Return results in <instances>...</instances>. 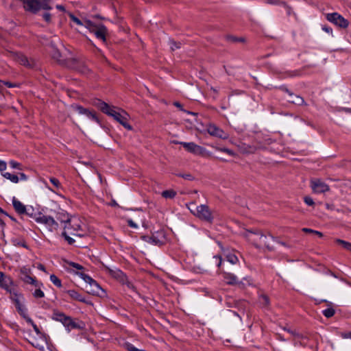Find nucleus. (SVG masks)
Wrapping results in <instances>:
<instances>
[{"label":"nucleus","mask_w":351,"mask_h":351,"mask_svg":"<svg viewBox=\"0 0 351 351\" xmlns=\"http://www.w3.org/2000/svg\"><path fill=\"white\" fill-rule=\"evenodd\" d=\"M95 105L104 114L113 117L114 120L122 125L125 129L132 130V127L128 123L130 115L123 110L117 107L110 106L101 100H97Z\"/></svg>","instance_id":"obj_1"},{"label":"nucleus","mask_w":351,"mask_h":351,"mask_svg":"<svg viewBox=\"0 0 351 351\" xmlns=\"http://www.w3.org/2000/svg\"><path fill=\"white\" fill-rule=\"evenodd\" d=\"M189 209L191 213L202 220L210 223L214 219L213 213L206 205L196 206L195 204H191L189 206Z\"/></svg>","instance_id":"obj_2"},{"label":"nucleus","mask_w":351,"mask_h":351,"mask_svg":"<svg viewBox=\"0 0 351 351\" xmlns=\"http://www.w3.org/2000/svg\"><path fill=\"white\" fill-rule=\"evenodd\" d=\"M84 27H86L90 32L95 34L97 38L102 40L104 43H106V36L108 35V29L103 24H95L90 21H84Z\"/></svg>","instance_id":"obj_3"},{"label":"nucleus","mask_w":351,"mask_h":351,"mask_svg":"<svg viewBox=\"0 0 351 351\" xmlns=\"http://www.w3.org/2000/svg\"><path fill=\"white\" fill-rule=\"evenodd\" d=\"M32 217L38 223L44 225L50 232L57 230L59 227L58 223L51 216L39 213Z\"/></svg>","instance_id":"obj_4"},{"label":"nucleus","mask_w":351,"mask_h":351,"mask_svg":"<svg viewBox=\"0 0 351 351\" xmlns=\"http://www.w3.org/2000/svg\"><path fill=\"white\" fill-rule=\"evenodd\" d=\"M67 224L69 226V229L66 230H72L69 232L70 234L80 237H82L85 235V232L84 231V224L79 217H71Z\"/></svg>","instance_id":"obj_5"},{"label":"nucleus","mask_w":351,"mask_h":351,"mask_svg":"<svg viewBox=\"0 0 351 351\" xmlns=\"http://www.w3.org/2000/svg\"><path fill=\"white\" fill-rule=\"evenodd\" d=\"M244 236L249 241L252 242L256 246L264 245L267 247H269V245L265 241L267 238L266 235L263 234L258 230H256L254 232L247 230L244 233Z\"/></svg>","instance_id":"obj_6"},{"label":"nucleus","mask_w":351,"mask_h":351,"mask_svg":"<svg viewBox=\"0 0 351 351\" xmlns=\"http://www.w3.org/2000/svg\"><path fill=\"white\" fill-rule=\"evenodd\" d=\"M14 281L10 276L5 275L2 271H0V287L5 290L10 294V298L12 296H17V293L13 289Z\"/></svg>","instance_id":"obj_7"},{"label":"nucleus","mask_w":351,"mask_h":351,"mask_svg":"<svg viewBox=\"0 0 351 351\" xmlns=\"http://www.w3.org/2000/svg\"><path fill=\"white\" fill-rule=\"evenodd\" d=\"M178 143L182 145L186 151L193 154L201 156H206L208 155V152L205 148L193 142H179Z\"/></svg>","instance_id":"obj_8"},{"label":"nucleus","mask_w":351,"mask_h":351,"mask_svg":"<svg viewBox=\"0 0 351 351\" xmlns=\"http://www.w3.org/2000/svg\"><path fill=\"white\" fill-rule=\"evenodd\" d=\"M21 280L27 284L32 285L34 287L43 286V284L38 281L32 275V272L29 268L23 267L21 269Z\"/></svg>","instance_id":"obj_9"},{"label":"nucleus","mask_w":351,"mask_h":351,"mask_svg":"<svg viewBox=\"0 0 351 351\" xmlns=\"http://www.w3.org/2000/svg\"><path fill=\"white\" fill-rule=\"evenodd\" d=\"M330 23L343 29L347 28L349 25L348 21L337 12L330 13Z\"/></svg>","instance_id":"obj_10"},{"label":"nucleus","mask_w":351,"mask_h":351,"mask_svg":"<svg viewBox=\"0 0 351 351\" xmlns=\"http://www.w3.org/2000/svg\"><path fill=\"white\" fill-rule=\"evenodd\" d=\"M311 186L313 192L322 193L328 190V185L319 178H313L311 180Z\"/></svg>","instance_id":"obj_11"},{"label":"nucleus","mask_w":351,"mask_h":351,"mask_svg":"<svg viewBox=\"0 0 351 351\" xmlns=\"http://www.w3.org/2000/svg\"><path fill=\"white\" fill-rule=\"evenodd\" d=\"M208 133L213 136H216L222 139L228 138V134L225 133L221 128L214 124H209L207 126Z\"/></svg>","instance_id":"obj_12"},{"label":"nucleus","mask_w":351,"mask_h":351,"mask_svg":"<svg viewBox=\"0 0 351 351\" xmlns=\"http://www.w3.org/2000/svg\"><path fill=\"white\" fill-rule=\"evenodd\" d=\"M105 270L110 276H111L114 278H115L121 282L125 281V276L121 270H120L117 268L112 269L110 267H106Z\"/></svg>","instance_id":"obj_13"},{"label":"nucleus","mask_w":351,"mask_h":351,"mask_svg":"<svg viewBox=\"0 0 351 351\" xmlns=\"http://www.w3.org/2000/svg\"><path fill=\"white\" fill-rule=\"evenodd\" d=\"M17 296H12V298H11L12 300H14L15 303L16 308L20 314L21 316H22L26 322H27V319L30 318L27 315V310L25 308V306H23L18 298H16Z\"/></svg>","instance_id":"obj_14"},{"label":"nucleus","mask_w":351,"mask_h":351,"mask_svg":"<svg viewBox=\"0 0 351 351\" xmlns=\"http://www.w3.org/2000/svg\"><path fill=\"white\" fill-rule=\"evenodd\" d=\"M12 205L14 206V210L19 214H27L32 217V215H30L26 208V206L19 200H18L15 197L12 198Z\"/></svg>","instance_id":"obj_15"},{"label":"nucleus","mask_w":351,"mask_h":351,"mask_svg":"<svg viewBox=\"0 0 351 351\" xmlns=\"http://www.w3.org/2000/svg\"><path fill=\"white\" fill-rule=\"evenodd\" d=\"M84 277V280L90 284V285L93 287L92 290H91V292L93 294H96V295H99V291H104L103 289L101 288V287L99 285V284L95 280H93L92 278H90V276H87V275H83Z\"/></svg>","instance_id":"obj_16"},{"label":"nucleus","mask_w":351,"mask_h":351,"mask_svg":"<svg viewBox=\"0 0 351 351\" xmlns=\"http://www.w3.org/2000/svg\"><path fill=\"white\" fill-rule=\"evenodd\" d=\"M66 293L72 300L79 301L85 304H89V302L86 300L85 297L83 295H82L78 291L74 289L67 290Z\"/></svg>","instance_id":"obj_17"},{"label":"nucleus","mask_w":351,"mask_h":351,"mask_svg":"<svg viewBox=\"0 0 351 351\" xmlns=\"http://www.w3.org/2000/svg\"><path fill=\"white\" fill-rule=\"evenodd\" d=\"M57 220L60 221L61 223H64V229H69L68 223L71 217H69V214L64 210H60L57 213L56 216Z\"/></svg>","instance_id":"obj_18"},{"label":"nucleus","mask_w":351,"mask_h":351,"mask_svg":"<svg viewBox=\"0 0 351 351\" xmlns=\"http://www.w3.org/2000/svg\"><path fill=\"white\" fill-rule=\"evenodd\" d=\"M62 266L64 269L69 271H75L76 270H82L84 269L83 266L81 265L66 260L63 261Z\"/></svg>","instance_id":"obj_19"},{"label":"nucleus","mask_w":351,"mask_h":351,"mask_svg":"<svg viewBox=\"0 0 351 351\" xmlns=\"http://www.w3.org/2000/svg\"><path fill=\"white\" fill-rule=\"evenodd\" d=\"M64 326L70 331L72 329L82 328V327L76 323L71 317L67 316L62 323Z\"/></svg>","instance_id":"obj_20"},{"label":"nucleus","mask_w":351,"mask_h":351,"mask_svg":"<svg viewBox=\"0 0 351 351\" xmlns=\"http://www.w3.org/2000/svg\"><path fill=\"white\" fill-rule=\"evenodd\" d=\"M221 274L227 284L235 285L238 282L237 277L234 274L226 271H221Z\"/></svg>","instance_id":"obj_21"},{"label":"nucleus","mask_w":351,"mask_h":351,"mask_svg":"<svg viewBox=\"0 0 351 351\" xmlns=\"http://www.w3.org/2000/svg\"><path fill=\"white\" fill-rule=\"evenodd\" d=\"M67 317L64 313L60 312L58 311H53L52 318L53 319L60 322L61 323L63 322L64 319Z\"/></svg>","instance_id":"obj_22"},{"label":"nucleus","mask_w":351,"mask_h":351,"mask_svg":"<svg viewBox=\"0 0 351 351\" xmlns=\"http://www.w3.org/2000/svg\"><path fill=\"white\" fill-rule=\"evenodd\" d=\"M2 176H3L5 178L10 180L13 183H18L19 181V178L17 176L11 174L10 173L5 172L1 173Z\"/></svg>","instance_id":"obj_23"},{"label":"nucleus","mask_w":351,"mask_h":351,"mask_svg":"<svg viewBox=\"0 0 351 351\" xmlns=\"http://www.w3.org/2000/svg\"><path fill=\"white\" fill-rule=\"evenodd\" d=\"M227 261L231 264H237L239 262L238 257L232 252H228L226 254Z\"/></svg>","instance_id":"obj_24"},{"label":"nucleus","mask_w":351,"mask_h":351,"mask_svg":"<svg viewBox=\"0 0 351 351\" xmlns=\"http://www.w3.org/2000/svg\"><path fill=\"white\" fill-rule=\"evenodd\" d=\"M44 342H45V339H42V342H40L39 340L38 339H34L32 342H31V344L36 348L40 350H44L45 349V347H44Z\"/></svg>","instance_id":"obj_25"},{"label":"nucleus","mask_w":351,"mask_h":351,"mask_svg":"<svg viewBox=\"0 0 351 351\" xmlns=\"http://www.w3.org/2000/svg\"><path fill=\"white\" fill-rule=\"evenodd\" d=\"M335 242L337 244L341 245L342 247L344 248L345 250L351 252V243L339 239H336Z\"/></svg>","instance_id":"obj_26"},{"label":"nucleus","mask_w":351,"mask_h":351,"mask_svg":"<svg viewBox=\"0 0 351 351\" xmlns=\"http://www.w3.org/2000/svg\"><path fill=\"white\" fill-rule=\"evenodd\" d=\"M289 101L297 105H302L304 103V99L298 95H290Z\"/></svg>","instance_id":"obj_27"},{"label":"nucleus","mask_w":351,"mask_h":351,"mask_svg":"<svg viewBox=\"0 0 351 351\" xmlns=\"http://www.w3.org/2000/svg\"><path fill=\"white\" fill-rule=\"evenodd\" d=\"M176 195V192L173 190H166L162 192V196L166 199H172Z\"/></svg>","instance_id":"obj_28"},{"label":"nucleus","mask_w":351,"mask_h":351,"mask_svg":"<svg viewBox=\"0 0 351 351\" xmlns=\"http://www.w3.org/2000/svg\"><path fill=\"white\" fill-rule=\"evenodd\" d=\"M36 289L32 293L33 296L35 298H43L45 297L44 292L40 289L41 286L35 287Z\"/></svg>","instance_id":"obj_29"},{"label":"nucleus","mask_w":351,"mask_h":351,"mask_svg":"<svg viewBox=\"0 0 351 351\" xmlns=\"http://www.w3.org/2000/svg\"><path fill=\"white\" fill-rule=\"evenodd\" d=\"M85 115L87 117H88L89 119H90L91 120H93L97 123H99V119L97 117V116L96 115V113L95 111L88 110V112H86Z\"/></svg>","instance_id":"obj_30"},{"label":"nucleus","mask_w":351,"mask_h":351,"mask_svg":"<svg viewBox=\"0 0 351 351\" xmlns=\"http://www.w3.org/2000/svg\"><path fill=\"white\" fill-rule=\"evenodd\" d=\"M50 280L56 287L59 288L62 287L61 280L56 275L51 274L50 276Z\"/></svg>","instance_id":"obj_31"},{"label":"nucleus","mask_w":351,"mask_h":351,"mask_svg":"<svg viewBox=\"0 0 351 351\" xmlns=\"http://www.w3.org/2000/svg\"><path fill=\"white\" fill-rule=\"evenodd\" d=\"M17 61L21 65L29 66L28 59L24 55H19L17 58Z\"/></svg>","instance_id":"obj_32"},{"label":"nucleus","mask_w":351,"mask_h":351,"mask_svg":"<svg viewBox=\"0 0 351 351\" xmlns=\"http://www.w3.org/2000/svg\"><path fill=\"white\" fill-rule=\"evenodd\" d=\"M49 181L56 190L62 189V185L57 178L51 177L49 178Z\"/></svg>","instance_id":"obj_33"},{"label":"nucleus","mask_w":351,"mask_h":351,"mask_svg":"<svg viewBox=\"0 0 351 351\" xmlns=\"http://www.w3.org/2000/svg\"><path fill=\"white\" fill-rule=\"evenodd\" d=\"M73 108L77 111L79 114H86V112H88V110L87 108H84V107L81 106H79V105H75V106H73Z\"/></svg>","instance_id":"obj_34"},{"label":"nucleus","mask_w":351,"mask_h":351,"mask_svg":"<svg viewBox=\"0 0 351 351\" xmlns=\"http://www.w3.org/2000/svg\"><path fill=\"white\" fill-rule=\"evenodd\" d=\"M66 230H64L62 232V236L64 238L69 244L72 245L75 243V240L68 235Z\"/></svg>","instance_id":"obj_35"},{"label":"nucleus","mask_w":351,"mask_h":351,"mask_svg":"<svg viewBox=\"0 0 351 351\" xmlns=\"http://www.w3.org/2000/svg\"><path fill=\"white\" fill-rule=\"evenodd\" d=\"M302 231L305 232V233H311V234H314L318 235L319 237H322V232L316 231V230H312V229H310V228H304L302 229Z\"/></svg>","instance_id":"obj_36"},{"label":"nucleus","mask_w":351,"mask_h":351,"mask_svg":"<svg viewBox=\"0 0 351 351\" xmlns=\"http://www.w3.org/2000/svg\"><path fill=\"white\" fill-rule=\"evenodd\" d=\"M259 301H260V303L263 306H267L269 304V300L268 297L265 295H261L260 297Z\"/></svg>","instance_id":"obj_37"},{"label":"nucleus","mask_w":351,"mask_h":351,"mask_svg":"<svg viewBox=\"0 0 351 351\" xmlns=\"http://www.w3.org/2000/svg\"><path fill=\"white\" fill-rule=\"evenodd\" d=\"M69 17L72 21H73L75 23H76L78 25H84V22H82L78 18L75 16L73 14H70Z\"/></svg>","instance_id":"obj_38"},{"label":"nucleus","mask_w":351,"mask_h":351,"mask_svg":"<svg viewBox=\"0 0 351 351\" xmlns=\"http://www.w3.org/2000/svg\"><path fill=\"white\" fill-rule=\"evenodd\" d=\"M27 322L32 326L34 330L37 334H38V335L40 334V331L38 327L37 326V325L34 322V321L31 318H28Z\"/></svg>","instance_id":"obj_39"},{"label":"nucleus","mask_w":351,"mask_h":351,"mask_svg":"<svg viewBox=\"0 0 351 351\" xmlns=\"http://www.w3.org/2000/svg\"><path fill=\"white\" fill-rule=\"evenodd\" d=\"M9 165L13 169H21V165L16 161L10 160Z\"/></svg>","instance_id":"obj_40"},{"label":"nucleus","mask_w":351,"mask_h":351,"mask_svg":"<svg viewBox=\"0 0 351 351\" xmlns=\"http://www.w3.org/2000/svg\"><path fill=\"white\" fill-rule=\"evenodd\" d=\"M304 201L305 204L309 206H313L315 205L313 199L309 196H305L304 197Z\"/></svg>","instance_id":"obj_41"},{"label":"nucleus","mask_w":351,"mask_h":351,"mask_svg":"<svg viewBox=\"0 0 351 351\" xmlns=\"http://www.w3.org/2000/svg\"><path fill=\"white\" fill-rule=\"evenodd\" d=\"M217 149L219 152L226 153L230 156H234V152L228 148H217Z\"/></svg>","instance_id":"obj_42"},{"label":"nucleus","mask_w":351,"mask_h":351,"mask_svg":"<svg viewBox=\"0 0 351 351\" xmlns=\"http://www.w3.org/2000/svg\"><path fill=\"white\" fill-rule=\"evenodd\" d=\"M341 309H335L334 306L332 305V303H330V317H332L336 313L341 314Z\"/></svg>","instance_id":"obj_43"},{"label":"nucleus","mask_w":351,"mask_h":351,"mask_svg":"<svg viewBox=\"0 0 351 351\" xmlns=\"http://www.w3.org/2000/svg\"><path fill=\"white\" fill-rule=\"evenodd\" d=\"M7 168V164L5 161L0 160V171H3Z\"/></svg>","instance_id":"obj_44"},{"label":"nucleus","mask_w":351,"mask_h":351,"mask_svg":"<svg viewBox=\"0 0 351 351\" xmlns=\"http://www.w3.org/2000/svg\"><path fill=\"white\" fill-rule=\"evenodd\" d=\"M43 19L45 21L49 23L51 21V14L49 13H45L43 14Z\"/></svg>","instance_id":"obj_45"},{"label":"nucleus","mask_w":351,"mask_h":351,"mask_svg":"<svg viewBox=\"0 0 351 351\" xmlns=\"http://www.w3.org/2000/svg\"><path fill=\"white\" fill-rule=\"evenodd\" d=\"M283 329H284L285 331H287L289 334H291V335H293V336L296 335V332H295L294 330H291V329H290V328H288L284 327V328H283Z\"/></svg>","instance_id":"obj_46"},{"label":"nucleus","mask_w":351,"mask_h":351,"mask_svg":"<svg viewBox=\"0 0 351 351\" xmlns=\"http://www.w3.org/2000/svg\"><path fill=\"white\" fill-rule=\"evenodd\" d=\"M214 258L217 259L218 261L217 263V267H219L222 263V260L220 256H214Z\"/></svg>","instance_id":"obj_47"},{"label":"nucleus","mask_w":351,"mask_h":351,"mask_svg":"<svg viewBox=\"0 0 351 351\" xmlns=\"http://www.w3.org/2000/svg\"><path fill=\"white\" fill-rule=\"evenodd\" d=\"M345 339H351V331L342 335Z\"/></svg>","instance_id":"obj_48"},{"label":"nucleus","mask_w":351,"mask_h":351,"mask_svg":"<svg viewBox=\"0 0 351 351\" xmlns=\"http://www.w3.org/2000/svg\"><path fill=\"white\" fill-rule=\"evenodd\" d=\"M323 314L327 317L329 318V308L323 311Z\"/></svg>","instance_id":"obj_49"},{"label":"nucleus","mask_w":351,"mask_h":351,"mask_svg":"<svg viewBox=\"0 0 351 351\" xmlns=\"http://www.w3.org/2000/svg\"><path fill=\"white\" fill-rule=\"evenodd\" d=\"M56 8H57L58 10H60V11H63V12L65 10L64 7L63 5H56Z\"/></svg>","instance_id":"obj_50"},{"label":"nucleus","mask_w":351,"mask_h":351,"mask_svg":"<svg viewBox=\"0 0 351 351\" xmlns=\"http://www.w3.org/2000/svg\"><path fill=\"white\" fill-rule=\"evenodd\" d=\"M44 184H45V187H46V188H47L49 190H50L51 191H52V192H53V193H57V192H56L54 189H51V187H49V186H48L47 183H46L45 182H44Z\"/></svg>","instance_id":"obj_51"},{"label":"nucleus","mask_w":351,"mask_h":351,"mask_svg":"<svg viewBox=\"0 0 351 351\" xmlns=\"http://www.w3.org/2000/svg\"><path fill=\"white\" fill-rule=\"evenodd\" d=\"M20 178H21V180H27V176H26V175H25V173H20Z\"/></svg>","instance_id":"obj_52"},{"label":"nucleus","mask_w":351,"mask_h":351,"mask_svg":"<svg viewBox=\"0 0 351 351\" xmlns=\"http://www.w3.org/2000/svg\"><path fill=\"white\" fill-rule=\"evenodd\" d=\"M38 269L41 270V271H45V267L42 264H39L38 266Z\"/></svg>","instance_id":"obj_53"},{"label":"nucleus","mask_w":351,"mask_h":351,"mask_svg":"<svg viewBox=\"0 0 351 351\" xmlns=\"http://www.w3.org/2000/svg\"><path fill=\"white\" fill-rule=\"evenodd\" d=\"M179 47H180V46H179V45H177V44H176V43H173V45H171V49H172V50H174L175 49H178V48H179Z\"/></svg>","instance_id":"obj_54"},{"label":"nucleus","mask_w":351,"mask_h":351,"mask_svg":"<svg viewBox=\"0 0 351 351\" xmlns=\"http://www.w3.org/2000/svg\"><path fill=\"white\" fill-rule=\"evenodd\" d=\"M152 239L153 242H154V243H156V244H160V243H161V242H160V241H156V240L155 239V237H154V236H153V237H152Z\"/></svg>","instance_id":"obj_55"},{"label":"nucleus","mask_w":351,"mask_h":351,"mask_svg":"<svg viewBox=\"0 0 351 351\" xmlns=\"http://www.w3.org/2000/svg\"><path fill=\"white\" fill-rule=\"evenodd\" d=\"M129 225H130V227L136 228V225L134 222H132V221H129Z\"/></svg>","instance_id":"obj_56"},{"label":"nucleus","mask_w":351,"mask_h":351,"mask_svg":"<svg viewBox=\"0 0 351 351\" xmlns=\"http://www.w3.org/2000/svg\"><path fill=\"white\" fill-rule=\"evenodd\" d=\"M8 87H13L14 86L10 82H3Z\"/></svg>","instance_id":"obj_57"},{"label":"nucleus","mask_w":351,"mask_h":351,"mask_svg":"<svg viewBox=\"0 0 351 351\" xmlns=\"http://www.w3.org/2000/svg\"><path fill=\"white\" fill-rule=\"evenodd\" d=\"M174 106L178 108H181V104L179 102H174Z\"/></svg>","instance_id":"obj_58"},{"label":"nucleus","mask_w":351,"mask_h":351,"mask_svg":"<svg viewBox=\"0 0 351 351\" xmlns=\"http://www.w3.org/2000/svg\"><path fill=\"white\" fill-rule=\"evenodd\" d=\"M326 18L327 20L329 21V14H326Z\"/></svg>","instance_id":"obj_59"},{"label":"nucleus","mask_w":351,"mask_h":351,"mask_svg":"<svg viewBox=\"0 0 351 351\" xmlns=\"http://www.w3.org/2000/svg\"><path fill=\"white\" fill-rule=\"evenodd\" d=\"M183 177L185 178H188L189 179L191 177V176L190 175H186V176H183Z\"/></svg>","instance_id":"obj_60"},{"label":"nucleus","mask_w":351,"mask_h":351,"mask_svg":"<svg viewBox=\"0 0 351 351\" xmlns=\"http://www.w3.org/2000/svg\"><path fill=\"white\" fill-rule=\"evenodd\" d=\"M323 29H324L326 32H328V29L327 27H324Z\"/></svg>","instance_id":"obj_61"},{"label":"nucleus","mask_w":351,"mask_h":351,"mask_svg":"<svg viewBox=\"0 0 351 351\" xmlns=\"http://www.w3.org/2000/svg\"><path fill=\"white\" fill-rule=\"evenodd\" d=\"M272 239H274V236L269 234Z\"/></svg>","instance_id":"obj_62"},{"label":"nucleus","mask_w":351,"mask_h":351,"mask_svg":"<svg viewBox=\"0 0 351 351\" xmlns=\"http://www.w3.org/2000/svg\"><path fill=\"white\" fill-rule=\"evenodd\" d=\"M1 83H3V82L0 81V84H1Z\"/></svg>","instance_id":"obj_63"}]
</instances>
